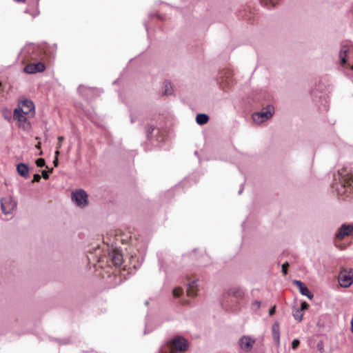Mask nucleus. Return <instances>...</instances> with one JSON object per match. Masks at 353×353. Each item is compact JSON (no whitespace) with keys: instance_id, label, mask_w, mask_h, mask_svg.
<instances>
[{"instance_id":"obj_27","label":"nucleus","mask_w":353,"mask_h":353,"mask_svg":"<svg viewBox=\"0 0 353 353\" xmlns=\"http://www.w3.org/2000/svg\"><path fill=\"white\" fill-rule=\"evenodd\" d=\"M289 266L288 263H284L282 265V272L284 275H286L288 273V267Z\"/></svg>"},{"instance_id":"obj_19","label":"nucleus","mask_w":353,"mask_h":353,"mask_svg":"<svg viewBox=\"0 0 353 353\" xmlns=\"http://www.w3.org/2000/svg\"><path fill=\"white\" fill-rule=\"evenodd\" d=\"M209 119V117L205 114H198L196 117V121L199 125L205 124Z\"/></svg>"},{"instance_id":"obj_24","label":"nucleus","mask_w":353,"mask_h":353,"mask_svg":"<svg viewBox=\"0 0 353 353\" xmlns=\"http://www.w3.org/2000/svg\"><path fill=\"white\" fill-rule=\"evenodd\" d=\"M183 290L181 288H176L173 290V296L174 297H179L182 294Z\"/></svg>"},{"instance_id":"obj_8","label":"nucleus","mask_w":353,"mask_h":353,"mask_svg":"<svg viewBox=\"0 0 353 353\" xmlns=\"http://www.w3.org/2000/svg\"><path fill=\"white\" fill-rule=\"evenodd\" d=\"M72 200L79 207L84 208L88 205V194L83 190H74L71 194Z\"/></svg>"},{"instance_id":"obj_15","label":"nucleus","mask_w":353,"mask_h":353,"mask_svg":"<svg viewBox=\"0 0 353 353\" xmlns=\"http://www.w3.org/2000/svg\"><path fill=\"white\" fill-rule=\"evenodd\" d=\"M113 264L115 266H120L123 263V256L120 252H114L110 254Z\"/></svg>"},{"instance_id":"obj_13","label":"nucleus","mask_w":353,"mask_h":353,"mask_svg":"<svg viewBox=\"0 0 353 353\" xmlns=\"http://www.w3.org/2000/svg\"><path fill=\"white\" fill-rule=\"evenodd\" d=\"M294 283L299 288V292L302 295L307 296L310 299H312L313 294L301 281L295 280L294 281Z\"/></svg>"},{"instance_id":"obj_41","label":"nucleus","mask_w":353,"mask_h":353,"mask_svg":"<svg viewBox=\"0 0 353 353\" xmlns=\"http://www.w3.org/2000/svg\"><path fill=\"white\" fill-rule=\"evenodd\" d=\"M319 350H323V347H319Z\"/></svg>"},{"instance_id":"obj_35","label":"nucleus","mask_w":353,"mask_h":353,"mask_svg":"<svg viewBox=\"0 0 353 353\" xmlns=\"http://www.w3.org/2000/svg\"><path fill=\"white\" fill-rule=\"evenodd\" d=\"M85 88L84 86H79V88H78V90L79 92L81 93V94H83V90L85 89Z\"/></svg>"},{"instance_id":"obj_22","label":"nucleus","mask_w":353,"mask_h":353,"mask_svg":"<svg viewBox=\"0 0 353 353\" xmlns=\"http://www.w3.org/2000/svg\"><path fill=\"white\" fill-rule=\"evenodd\" d=\"M2 114L3 118L9 122L13 118V114H12L11 111L8 109H3L2 110Z\"/></svg>"},{"instance_id":"obj_10","label":"nucleus","mask_w":353,"mask_h":353,"mask_svg":"<svg viewBox=\"0 0 353 353\" xmlns=\"http://www.w3.org/2000/svg\"><path fill=\"white\" fill-rule=\"evenodd\" d=\"M17 110H19L23 114L33 116L34 114V105L32 101L30 100H23L19 102Z\"/></svg>"},{"instance_id":"obj_6","label":"nucleus","mask_w":353,"mask_h":353,"mask_svg":"<svg viewBox=\"0 0 353 353\" xmlns=\"http://www.w3.org/2000/svg\"><path fill=\"white\" fill-rule=\"evenodd\" d=\"M30 115L23 114L19 110L14 109L13 112V119L17 121V124L19 128L24 130H28L30 128V123L28 121Z\"/></svg>"},{"instance_id":"obj_30","label":"nucleus","mask_w":353,"mask_h":353,"mask_svg":"<svg viewBox=\"0 0 353 353\" xmlns=\"http://www.w3.org/2000/svg\"><path fill=\"white\" fill-rule=\"evenodd\" d=\"M41 179V176L39 174H35L33 176L32 182H39Z\"/></svg>"},{"instance_id":"obj_2","label":"nucleus","mask_w":353,"mask_h":353,"mask_svg":"<svg viewBox=\"0 0 353 353\" xmlns=\"http://www.w3.org/2000/svg\"><path fill=\"white\" fill-rule=\"evenodd\" d=\"M188 348V343L185 338L181 336H176L162 346L159 353H183Z\"/></svg>"},{"instance_id":"obj_32","label":"nucleus","mask_w":353,"mask_h":353,"mask_svg":"<svg viewBox=\"0 0 353 353\" xmlns=\"http://www.w3.org/2000/svg\"><path fill=\"white\" fill-rule=\"evenodd\" d=\"M308 307V304L305 302H303L301 303V307L299 310H301V311L303 312V310L307 309Z\"/></svg>"},{"instance_id":"obj_4","label":"nucleus","mask_w":353,"mask_h":353,"mask_svg":"<svg viewBox=\"0 0 353 353\" xmlns=\"http://www.w3.org/2000/svg\"><path fill=\"white\" fill-rule=\"evenodd\" d=\"M18 202L12 196L8 195L1 199V208L5 215L13 214L17 208Z\"/></svg>"},{"instance_id":"obj_29","label":"nucleus","mask_w":353,"mask_h":353,"mask_svg":"<svg viewBox=\"0 0 353 353\" xmlns=\"http://www.w3.org/2000/svg\"><path fill=\"white\" fill-rule=\"evenodd\" d=\"M299 345V341L298 339H294L292 342V349H296Z\"/></svg>"},{"instance_id":"obj_26","label":"nucleus","mask_w":353,"mask_h":353,"mask_svg":"<svg viewBox=\"0 0 353 353\" xmlns=\"http://www.w3.org/2000/svg\"><path fill=\"white\" fill-rule=\"evenodd\" d=\"M36 164H37V165L38 167H43V166H44L46 165L45 159H42V158L38 159L36 161Z\"/></svg>"},{"instance_id":"obj_20","label":"nucleus","mask_w":353,"mask_h":353,"mask_svg":"<svg viewBox=\"0 0 353 353\" xmlns=\"http://www.w3.org/2000/svg\"><path fill=\"white\" fill-rule=\"evenodd\" d=\"M261 3L268 8H271L274 6L278 2L279 0H259Z\"/></svg>"},{"instance_id":"obj_25","label":"nucleus","mask_w":353,"mask_h":353,"mask_svg":"<svg viewBox=\"0 0 353 353\" xmlns=\"http://www.w3.org/2000/svg\"><path fill=\"white\" fill-rule=\"evenodd\" d=\"M154 130V127L153 125H148L145 128L146 134L148 137L152 133Z\"/></svg>"},{"instance_id":"obj_33","label":"nucleus","mask_w":353,"mask_h":353,"mask_svg":"<svg viewBox=\"0 0 353 353\" xmlns=\"http://www.w3.org/2000/svg\"><path fill=\"white\" fill-rule=\"evenodd\" d=\"M41 174H42V176H43V179H48L49 178V175H48V172L46 170H43L41 172Z\"/></svg>"},{"instance_id":"obj_7","label":"nucleus","mask_w":353,"mask_h":353,"mask_svg":"<svg viewBox=\"0 0 353 353\" xmlns=\"http://www.w3.org/2000/svg\"><path fill=\"white\" fill-rule=\"evenodd\" d=\"M339 283L343 288L350 286L353 283V269H343L339 274Z\"/></svg>"},{"instance_id":"obj_9","label":"nucleus","mask_w":353,"mask_h":353,"mask_svg":"<svg viewBox=\"0 0 353 353\" xmlns=\"http://www.w3.org/2000/svg\"><path fill=\"white\" fill-rule=\"evenodd\" d=\"M255 342V339L250 336L245 335L241 337L239 340V345L242 351L249 352L252 350Z\"/></svg>"},{"instance_id":"obj_40","label":"nucleus","mask_w":353,"mask_h":353,"mask_svg":"<svg viewBox=\"0 0 353 353\" xmlns=\"http://www.w3.org/2000/svg\"><path fill=\"white\" fill-rule=\"evenodd\" d=\"M52 170H53V168H51V169L49 170V172H52Z\"/></svg>"},{"instance_id":"obj_31","label":"nucleus","mask_w":353,"mask_h":353,"mask_svg":"<svg viewBox=\"0 0 353 353\" xmlns=\"http://www.w3.org/2000/svg\"><path fill=\"white\" fill-rule=\"evenodd\" d=\"M261 302L259 301H255L253 303H252V305L254 307L258 309L261 307Z\"/></svg>"},{"instance_id":"obj_39","label":"nucleus","mask_w":353,"mask_h":353,"mask_svg":"<svg viewBox=\"0 0 353 353\" xmlns=\"http://www.w3.org/2000/svg\"><path fill=\"white\" fill-rule=\"evenodd\" d=\"M37 148H40V144H39V143L37 145Z\"/></svg>"},{"instance_id":"obj_36","label":"nucleus","mask_w":353,"mask_h":353,"mask_svg":"<svg viewBox=\"0 0 353 353\" xmlns=\"http://www.w3.org/2000/svg\"><path fill=\"white\" fill-rule=\"evenodd\" d=\"M53 163L55 167H57L58 165V158L57 157H55L54 158V160L53 161Z\"/></svg>"},{"instance_id":"obj_23","label":"nucleus","mask_w":353,"mask_h":353,"mask_svg":"<svg viewBox=\"0 0 353 353\" xmlns=\"http://www.w3.org/2000/svg\"><path fill=\"white\" fill-rule=\"evenodd\" d=\"M303 312L301 311V310H299V309L296 310L293 313V316L298 321H301L303 319Z\"/></svg>"},{"instance_id":"obj_5","label":"nucleus","mask_w":353,"mask_h":353,"mask_svg":"<svg viewBox=\"0 0 353 353\" xmlns=\"http://www.w3.org/2000/svg\"><path fill=\"white\" fill-rule=\"evenodd\" d=\"M273 112L274 107L269 105L261 111L254 113L252 119L256 123H261L272 118Z\"/></svg>"},{"instance_id":"obj_17","label":"nucleus","mask_w":353,"mask_h":353,"mask_svg":"<svg viewBox=\"0 0 353 353\" xmlns=\"http://www.w3.org/2000/svg\"><path fill=\"white\" fill-rule=\"evenodd\" d=\"M197 281L194 280L189 283L187 288V294L189 296H193L196 294L197 290Z\"/></svg>"},{"instance_id":"obj_11","label":"nucleus","mask_w":353,"mask_h":353,"mask_svg":"<svg viewBox=\"0 0 353 353\" xmlns=\"http://www.w3.org/2000/svg\"><path fill=\"white\" fill-rule=\"evenodd\" d=\"M46 66L42 62L28 64L24 68V72L28 74H34L44 71Z\"/></svg>"},{"instance_id":"obj_16","label":"nucleus","mask_w":353,"mask_h":353,"mask_svg":"<svg viewBox=\"0 0 353 353\" xmlns=\"http://www.w3.org/2000/svg\"><path fill=\"white\" fill-rule=\"evenodd\" d=\"M272 337L274 341L279 345L280 343V331H279V324L277 322H275L272 325Z\"/></svg>"},{"instance_id":"obj_21","label":"nucleus","mask_w":353,"mask_h":353,"mask_svg":"<svg viewBox=\"0 0 353 353\" xmlns=\"http://www.w3.org/2000/svg\"><path fill=\"white\" fill-rule=\"evenodd\" d=\"M173 92L172 86L169 81L164 82V90L163 92L164 95L171 94Z\"/></svg>"},{"instance_id":"obj_37","label":"nucleus","mask_w":353,"mask_h":353,"mask_svg":"<svg viewBox=\"0 0 353 353\" xmlns=\"http://www.w3.org/2000/svg\"><path fill=\"white\" fill-rule=\"evenodd\" d=\"M59 155V149H57L55 152V157L58 158Z\"/></svg>"},{"instance_id":"obj_34","label":"nucleus","mask_w":353,"mask_h":353,"mask_svg":"<svg viewBox=\"0 0 353 353\" xmlns=\"http://www.w3.org/2000/svg\"><path fill=\"white\" fill-rule=\"evenodd\" d=\"M275 310H276V307L275 306H273L272 308L270 309L269 310V314L270 316L273 315L275 312Z\"/></svg>"},{"instance_id":"obj_28","label":"nucleus","mask_w":353,"mask_h":353,"mask_svg":"<svg viewBox=\"0 0 353 353\" xmlns=\"http://www.w3.org/2000/svg\"><path fill=\"white\" fill-rule=\"evenodd\" d=\"M64 140V137H58V143H57V149H60L61 148V145H62V141Z\"/></svg>"},{"instance_id":"obj_38","label":"nucleus","mask_w":353,"mask_h":353,"mask_svg":"<svg viewBox=\"0 0 353 353\" xmlns=\"http://www.w3.org/2000/svg\"><path fill=\"white\" fill-rule=\"evenodd\" d=\"M131 122H132V123L134 122V119H133V117H131Z\"/></svg>"},{"instance_id":"obj_1","label":"nucleus","mask_w":353,"mask_h":353,"mask_svg":"<svg viewBox=\"0 0 353 353\" xmlns=\"http://www.w3.org/2000/svg\"><path fill=\"white\" fill-rule=\"evenodd\" d=\"M334 188L338 195L343 196L353 192V174L347 169L343 168L334 175Z\"/></svg>"},{"instance_id":"obj_12","label":"nucleus","mask_w":353,"mask_h":353,"mask_svg":"<svg viewBox=\"0 0 353 353\" xmlns=\"http://www.w3.org/2000/svg\"><path fill=\"white\" fill-rule=\"evenodd\" d=\"M353 231V226L351 225L343 224L336 236L339 239H343L345 236H349Z\"/></svg>"},{"instance_id":"obj_3","label":"nucleus","mask_w":353,"mask_h":353,"mask_svg":"<svg viewBox=\"0 0 353 353\" xmlns=\"http://www.w3.org/2000/svg\"><path fill=\"white\" fill-rule=\"evenodd\" d=\"M341 65L347 63L353 70V46L350 43L343 44L339 52Z\"/></svg>"},{"instance_id":"obj_14","label":"nucleus","mask_w":353,"mask_h":353,"mask_svg":"<svg viewBox=\"0 0 353 353\" xmlns=\"http://www.w3.org/2000/svg\"><path fill=\"white\" fill-rule=\"evenodd\" d=\"M17 171L19 175L24 178H28L29 176V167L28 165L20 163L17 165Z\"/></svg>"},{"instance_id":"obj_18","label":"nucleus","mask_w":353,"mask_h":353,"mask_svg":"<svg viewBox=\"0 0 353 353\" xmlns=\"http://www.w3.org/2000/svg\"><path fill=\"white\" fill-rule=\"evenodd\" d=\"M230 296L235 297L236 299H241L244 296V292L241 289H230L228 292Z\"/></svg>"},{"instance_id":"obj_42","label":"nucleus","mask_w":353,"mask_h":353,"mask_svg":"<svg viewBox=\"0 0 353 353\" xmlns=\"http://www.w3.org/2000/svg\"><path fill=\"white\" fill-rule=\"evenodd\" d=\"M319 350H323V347H319Z\"/></svg>"}]
</instances>
